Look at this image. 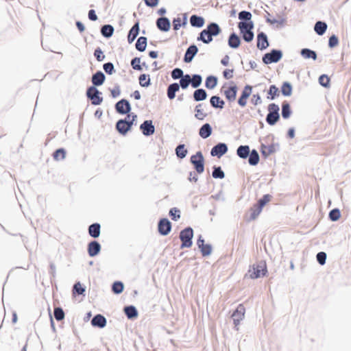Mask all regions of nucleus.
Here are the masks:
<instances>
[{
	"instance_id": "obj_1",
	"label": "nucleus",
	"mask_w": 351,
	"mask_h": 351,
	"mask_svg": "<svg viewBox=\"0 0 351 351\" xmlns=\"http://www.w3.org/2000/svg\"><path fill=\"white\" fill-rule=\"evenodd\" d=\"M221 32L219 26L215 23H212L207 26V28L202 30L197 38L198 40H202L203 43L208 44L213 40V36H217Z\"/></svg>"
},
{
	"instance_id": "obj_2",
	"label": "nucleus",
	"mask_w": 351,
	"mask_h": 351,
	"mask_svg": "<svg viewBox=\"0 0 351 351\" xmlns=\"http://www.w3.org/2000/svg\"><path fill=\"white\" fill-rule=\"evenodd\" d=\"M137 116L133 114H128L125 119H120L116 124V128L119 133L125 134L129 131L136 121Z\"/></svg>"
},
{
	"instance_id": "obj_3",
	"label": "nucleus",
	"mask_w": 351,
	"mask_h": 351,
	"mask_svg": "<svg viewBox=\"0 0 351 351\" xmlns=\"http://www.w3.org/2000/svg\"><path fill=\"white\" fill-rule=\"evenodd\" d=\"M267 272V265L265 261L253 265L248 271L249 276L252 279L263 277L266 275Z\"/></svg>"
},
{
	"instance_id": "obj_4",
	"label": "nucleus",
	"mask_w": 351,
	"mask_h": 351,
	"mask_svg": "<svg viewBox=\"0 0 351 351\" xmlns=\"http://www.w3.org/2000/svg\"><path fill=\"white\" fill-rule=\"evenodd\" d=\"M238 27L242 34L243 38L246 42H250L253 40L254 34L252 32V29H253L254 25L252 21H241L239 23Z\"/></svg>"
},
{
	"instance_id": "obj_5",
	"label": "nucleus",
	"mask_w": 351,
	"mask_h": 351,
	"mask_svg": "<svg viewBox=\"0 0 351 351\" xmlns=\"http://www.w3.org/2000/svg\"><path fill=\"white\" fill-rule=\"evenodd\" d=\"M238 88L236 84L232 82L230 85L225 84L221 88L226 99L229 102H233L236 99Z\"/></svg>"
},
{
	"instance_id": "obj_6",
	"label": "nucleus",
	"mask_w": 351,
	"mask_h": 351,
	"mask_svg": "<svg viewBox=\"0 0 351 351\" xmlns=\"http://www.w3.org/2000/svg\"><path fill=\"white\" fill-rule=\"evenodd\" d=\"M193 231L191 228H186L180 233V239L182 241L181 248L190 247L192 245Z\"/></svg>"
},
{
	"instance_id": "obj_7",
	"label": "nucleus",
	"mask_w": 351,
	"mask_h": 351,
	"mask_svg": "<svg viewBox=\"0 0 351 351\" xmlns=\"http://www.w3.org/2000/svg\"><path fill=\"white\" fill-rule=\"evenodd\" d=\"M269 113L266 121L269 125H274L279 119V107L276 104H270L268 106Z\"/></svg>"
},
{
	"instance_id": "obj_8",
	"label": "nucleus",
	"mask_w": 351,
	"mask_h": 351,
	"mask_svg": "<svg viewBox=\"0 0 351 351\" xmlns=\"http://www.w3.org/2000/svg\"><path fill=\"white\" fill-rule=\"evenodd\" d=\"M245 314V308L242 304H240L232 315L233 322L237 330H239V325L240 322L244 319Z\"/></svg>"
},
{
	"instance_id": "obj_9",
	"label": "nucleus",
	"mask_w": 351,
	"mask_h": 351,
	"mask_svg": "<svg viewBox=\"0 0 351 351\" xmlns=\"http://www.w3.org/2000/svg\"><path fill=\"white\" fill-rule=\"evenodd\" d=\"M191 161L198 173H202L204 170V157L200 152L191 157Z\"/></svg>"
},
{
	"instance_id": "obj_10",
	"label": "nucleus",
	"mask_w": 351,
	"mask_h": 351,
	"mask_svg": "<svg viewBox=\"0 0 351 351\" xmlns=\"http://www.w3.org/2000/svg\"><path fill=\"white\" fill-rule=\"evenodd\" d=\"M282 56V53L279 50L273 49L270 53L265 54L263 58V62L265 64H271L278 62Z\"/></svg>"
},
{
	"instance_id": "obj_11",
	"label": "nucleus",
	"mask_w": 351,
	"mask_h": 351,
	"mask_svg": "<svg viewBox=\"0 0 351 351\" xmlns=\"http://www.w3.org/2000/svg\"><path fill=\"white\" fill-rule=\"evenodd\" d=\"M99 90L94 86H91L87 90V97L91 100L93 105H99L103 101L102 97L99 96Z\"/></svg>"
},
{
	"instance_id": "obj_12",
	"label": "nucleus",
	"mask_w": 351,
	"mask_h": 351,
	"mask_svg": "<svg viewBox=\"0 0 351 351\" xmlns=\"http://www.w3.org/2000/svg\"><path fill=\"white\" fill-rule=\"evenodd\" d=\"M252 87L250 85H246L241 93V96L238 99V104L241 107H245L247 104V100L252 94Z\"/></svg>"
},
{
	"instance_id": "obj_13",
	"label": "nucleus",
	"mask_w": 351,
	"mask_h": 351,
	"mask_svg": "<svg viewBox=\"0 0 351 351\" xmlns=\"http://www.w3.org/2000/svg\"><path fill=\"white\" fill-rule=\"evenodd\" d=\"M115 108L117 112L119 114H125L130 111L131 106L128 101L126 99H121L116 104Z\"/></svg>"
},
{
	"instance_id": "obj_14",
	"label": "nucleus",
	"mask_w": 351,
	"mask_h": 351,
	"mask_svg": "<svg viewBox=\"0 0 351 351\" xmlns=\"http://www.w3.org/2000/svg\"><path fill=\"white\" fill-rule=\"evenodd\" d=\"M158 232L162 235H167L171 230V225L167 219H162L158 223Z\"/></svg>"
},
{
	"instance_id": "obj_15",
	"label": "nucleus",
	"mask_w": 351,
	"mask_h": 351,
	"mask_svg": "<svg viewBox=\"0 0 351 351\" xmlns=\"http://www.w3.org/2000/svg\"><path fill=\"white\" fill-rule=\"evenodd\" d=\"M142 132L145 136H149L154 133V126L152 121H145L140 126Z\"/></svg>"
},
{
	"instance_id": "obj_16",
	"label": "nucleus",
	"mask_w": 351,
	"mask_h": 351,
	"mask_svg": "<svg viewBox=\"0 0 351 351\" xmlns=\"http://www.w3.org/2000/svg\"><path fill=\"white\" fill-rule=\"evenodd\" d=\"M228 151V147L224 143H219L211 149V155L215 156H217L218 157L221 156Z\"/></svg>"
},
{
	"instance_id": "obj_17",
	"label": "nucleus",
	"mask_w": 351,
	"mask_h": 351,
	"mask_svg": "<svg viewBox=\"0 0 351 351\" xmlns=\"http://www.w3.org/2000/svg\"><path fill=\"white\" fill-rule=\"evenodd\" d=\"M197 243L204 256H208L211 253V246L204 244V240L201 237L197 239Z\"/></svg>"
},
{
	"instance_id": "obj_18",
	"label": "nucleus",
	"mask_w": 351,
	"mask_h": 351,
	"mask_svg": "<svg viewBox=\"0 0 351 351\" xmlns=\"http://www.w3.org/2000/svg\"><path fill=\"white\" fill-rule=\"evenodd\" d=\"M101 250L100 244L96 241H91L88 245V252L90 256H96Z\"/></svg>"
},
{
	"instance_id": "obj_19",
	"label": "nucleus",
	"mask_w": 351,
	"mask_h": 351,
	"mask_svg": "<svg viewBox=\"0 0 351 351\" xmlns=\"http://www.w3.org/2000/svg\"><path fill=\"white\" fill-rule=\"evenodd\" d=\"M269 45L267 37L263 32L259 33L257 36V47L260 49H265Z\"/></svg>"
},
{
	"instance_id": "obj_20",
	"label": "nucleus",
	"mask_w": 351,
	"mask_h": 351,
	"mask_svg": "<svg viewBox=\"0 0 351 351\" xmlns=\"http://www.w3.org/2000/svg\"><path fill=\"white\" fill-rule=\"evenodd\" d=\"M198 49L195 45H191L186 50L184 55V62H190L193 60L194 56L197 53Z\"/></svg>"
},
{
	"instance_id": "obj_21",
	"label": "nucleus",
	"mask_w": 351,
	"mask_h": 351,
	"mask_svg": "<svg viewBox=\"0 0 351 351\" xmlns=\"http://www.w3.org/2000/svg\"><path fill=\"white\" fill-rule=\"evenodd\" d=\"M156 25L158 29L164 32H167L170 29V22L165 17L159 18L156 21Z\"/></svg>"
},
{
	"instance_id": "obj_22",
	"label": "nucleus",
	"mask_w": 351,
	"mask_h": 351,
	"mask_svg": "<svg viewBox=\"0 0 351 351\" xmlns=\"http://www.w3.org/2000/svg\"><path fill=\"white\" fill-rule=\"evenodd\" d=\"M91 324L94 326H98L99 328H103L106 324V319L103 315H97L91 320Z\"/></svg>"
},
{
	"instance_id": "obj_23",
	"label": "nucleus",
	"mask_w": 351,
	"mask_h": 351,
	"mask_svg": "<svg viewBox=\"0 0 351 351\" xmlns=\"http://www.w3.org/2000/svg\"><path fill=\"white\" fill-rule=\"evenodd\" d=\"M195 117L198 120H204L207 117V113L204 111L202 104L195 106Z\"/></svg>"
},
{
	"instance_id": "obj_24",
	"label": "nucleus",
	"mask_w": 351,
	"mask_h": 351,
	"mask_svg": "<svg viewBox=\"0 0 351 351\" xmlns=\"http://www.w3.org/2000/svg\"><path fill=\"white\" fill-rule=\"evenodd\" d=\"M139 32V24L137 22L130 30L128 40L130 43H132L138 34Z\"/></svg>"
},
{
	"instance_id": "obj_25",
	"label": "nucleus",
	"mask_w": 351,
	"mask_h": 351,
	"mask_svg": "<svg viewBox=\"0 0 351 351\" xmlns=\"http://www.w3.org/2000/svg\"><path fill=\"white\" fill-rule=\"evenodd\" d=\"M212 133V128L210 124L205 123L199 129V134L203 138H206L210 136Z\"/></svg>"
},
{
	"instance_id": "obj_26",
	"label": "nucleus",
	"mask_w": 351,
	"mask_h": 351,
	"mask_svg": "<svg viewBox=\"0 0 351 351\" xmlns=\"http://www.w3.org/2000/svg\"><path fill=\"white\" fill-rule=\"evenodd\" d=\"M105 80V75L101 71H97L92 77V82L95 86L101 85Z\"/></svg>"
},
{
	"instance_id": "obj_27",
	"label": "nucleus",
	"mask_w": 351,
	"mask_h": 351,
	"mask_svg": "<svg viewBox=\"0 0 351 351\" xmlns=\"http://www.w3.org/2000/svg\"><path fill=\"white\" fill-rule=\"evenodd\" d=\"M88 233L93 238H97L100 234V225L99 223H93L88 228Z\"/></svg>"
},
{
	"instance_id": "obj_28",
	"label": "nucleus",
	"mask_w": 351,
	"mask_h": 351,
	"mask_svg": "<svg viewBox=\"0 0 351 351\" xmlns=\"http://www.w3.org/2000/svg\"><path fill=\"white\" fill-rule=\"evenodd\" d=\"M190 23L192 26L201 27L204 24V19L197 15H192L190 19Z\"/></svg>"
},
{
	"instance_id": "obj_29",
	"label": "nucleus",
	"mask_w": 351,
	"mask_h": 351,
	"mask_svg": "<svg viewBox=\"0 0 351 351\" xmlns=\"http://www.w3.org/2000/svg\"><path fill=\"white\" fill-rule=\"evenodd\" d=\"M180 89V86L177 83L170 84L167 88V96L170 99H173L176 97V93Z\"/></svg>"
},
{
	"instance_id": "obj_30",
	"label": "nucleus",
	"mask_w": 351,
	"mask_h": 351,
	"mask_svg": "<svg viewBox=\"0 0 351 351\" xmlns=\"http://www.w3.org/2000/svg\"><path fill=\"white\" fill-rule=\"evenodd\" d=\"M210 104L215 108H223L225 104L224 101L218 96H213L210 100Z\"/></svg>"
},
{
	"instance_id": "obj_31",
	"label": "nucleus",
	"mask_w": 351,
	"mask_h": 351,
	"mask_svg": "<svg viewBox=\"0 0 351 351\" xmlns=\"http://www.w3.org/2000/svg\"><path fill=\"white\" fill-rule=\"evenodd\" d=\"M241 40L239 37L235 34H232L228 39V45L232 48H237L239 47Z\"/></svg>"
},
{
	"instance_id": "obj_32",
	"label": "nucleus",
	"mask_w": 351,
	"mask_h": 351,
	"mask_svg": "<svg viewBox=\"0 0 351 351\" xmlns=\"http://www.w3.org/2000/svg\"><path fill=\"white\" fill-rule=\"evenodd\" d=\"M237 155L241 158H246L250 154V147L247 145H241L237 151Z\"/></svg>"
},
{
	"instance_id": "obj_33",
	"label": "nucleus",
	"mask_w": 351,
	"mask_h": 351,
	"mask_svg": "<svg viewBox=\"0 0 351 351\" xmlns=\"http://www.w3.org/2000/svg\"><path fill=\"white\" fill-rule=\"evenodd\" d=\"M327 29V25L324 22L318 21L315 23L314 29L318 35H323Z\"/></svg>"
},
{
	"instance_id": "obj_34",
	"label": "nucleus",
	"mask_w": 351,
	"mask_h": 351,
	"mask_svg": "<svg viewBox=\"0 0 351 351\" xmlns=\"http://www.w3.org/2000/svg\"><path fill=\"white\" fill-rule=\"evenodd\" d=\"M207 97V93L205 90L199 88L195 90L193 93V98L196 101L204 100Z\"/></svg>"
},
{
	"instance_id": "obj_35",
	"label": "nucleus",
	"mask_w": 351,
	"mask_h": 351,
	"mask_svg": "<svg viewBox=\"0 0 351 351\" xmlns=\"http://www.w3.org/2000/svg\"><path fill=\"white\" fill-rule=\"evenodd\" d=\"M147 47V38L144 36H141L138 38L136 43V48L139 51H144Z\"/></svg>"
},
{
	"instance_id": "obj_36",
	"label": "nucleus",
	"mask_w": 351,
	"mask_h": 351,
	"mask_svg": "<svg viewBox=\"0 0 351 351\" xmlns=\"http://www.w3.org/2000/svg\"><path fill=\"white\" fill-rule=\"evenodd\" d=\"M114 32V28L110 25H105L101 27V32L105 37H110Z\"/></svg>"
},
{
	"instance_id": "obj_37",
	"label": "nucleus",
	"mask_w": 351,
	"mask_h": 351,
	"mask_svg": "<svg viewBox=\"0 0 351 351\" xmlns=\"http://www.w3.org/2000/svg\"><path fill=\"white\" fill-rule=\"evenodd\" d=\"M271 195L269 194H266L263 195V197L260 199L258 202V203L256 204L258 208H260L261 210L263 208L271 201Z\"/></svg>"
},
{
	"instance_id": "obj_38",
	"label": "nucleus",
	"mask_w": 351,
	"mask_h": 351,
	"mask_svg": "<svg viewBox=\"0 0 351 351\" xmlns=\"http://www.w3.org/2000/svg\"><path fill=\"white\" fill-rule=\"evenodd\" d=\"M66 157V151L63 148L57 149L53 154V158L55 160H60L64 159Z\"/></svg>"
},
{
	"instance_id": "obj_39",
	"label": "nucleus",
	"mask_w": 351,
	"mask_h": 351,
	"mask_svg": "<svg viewBox=\"0 0 351 351\" xmlns=\"http://www.w3.org/2000/svg\"><path fill=\"white\" fill-rule=\"evenodd\" d=\"M248 161L251 165H256L258 163L259 156L258 152L255 149H253L251 152Z\"/></svg>"
},
{
	"instance_id": "obj_40",
	"label": "nucleus",
	"mask_w": 351,
	"mask_h": 351,
	"mask_svg": "<svg viewBox=\"0 0 351 351\" xmlns=\"http://www.w3.org/2000/svg\"><path fill=\"white\" fill-rule=\"evenodd\" d=\"M124 311L128 318L136 317L138 315L137 311L133 306H126Z\"/></svg>"
},
{
	"instance_id": "obj_41",
	"label": "nucleus",
	"mask_w": 351,
	"mask_h": 351,
	"mask_svg": "<svg viewBox=\"0 0 351 351\" xmlns=\"http://www.w3.org/2000/svg\"><path fill=\"white\" fill-rule=\"evenodd\" d=\"M302 56L305 58H312L314 60L317 58V54L314 51L308 49H303L301 51Z\"/></svg>"
},
{
	"instance_id": "obj_42",
	"label": "nucleus",
	"mask_w": 351,
	"mask_h": 351,
	"mask_svg": "<svg viewBox=\"0 0 351 351\" xmlns=\"http://www.w3.org/2000/svg\"><path fill=\"white\" fill-rule=\"evenodd\" d=\"M217 83V78L214 76H208L205 82V86L208 89L214 88Z\"/></svg>"
},
{
	"instance_id": "obj_43",
	"label": "nucleus",
	"mask_w": 351,
	"mask_h": 351,
	"mask_svg": "<svg viewBox=\"0 0 351 351\" xmlns=\"http://www.w3.org/2000/svg\"><path fill=\"white\" fill-rule=\"evenodd\" d=\"M281 92L285 96H290L292 93V86L289 82H284L281 86Z\"/></svg>"
},
{
	"instance_id": "obj_44",
	"label": "nucleus",
	"mask_w": 351,
	"mask_h": 351,
	"mask_svg": "<svg viewBox=\"0 0 351 351\" xmlns=\"http://www.w3.org/2000/svg\"><path fill=\"white\" fill-rule=\"evenodd\" d=\"M291 114L290 106L287 102H283L282 105V116L284 119H288Z\"/></svg>"
},
{
	"instance_id": "obj_45",
	"label": "nucleus",
	"mask_w": 351,
	"mask_h": 351,
	"mask_svg": "<svg viewBox=\"0 0 351 351\" xmlns=\"http://www.w3.org/2000/svg\"><path fill=\"white\" fill-rule=\"evenodd\" d=\"M261 211H262V210L260 208H258L256 204H254L250 208V219L254 220L260 215Z\"/></svg>"
},
{
	"instance_id": "obj_46",
	"label": "nucleus",
	"mask_w": 351,
	"mask_h": 351,
	"mask_svg": "<svg viewBox=\"0 0 351 351\" xmlns=\"http://www.w3.org/2000/svg\"><path fill=\"white\" fill-rule=\"evenodd\" d=\"M139 84L141 86L147 87L150 84V78L149 75L142 74L139 77Z\"/></svg>"
},
{
	"instance_id": "obj_47",
	"label": "nucleus",
	"mask_w": 351,
	"mask_h": 351,
	"mask_svg": "<svg viewBox=\"0 0 351 351\" xmlns=\"http://www.w3.org/2000/svg\"><path fill=\"white\" fill-rule=\"evenodd\" d=\"M176 152L178 157L183 158L186 156L187 154V150L184 148V145H180L176 147Z\"/></svg>"
},
{
	"instance_id": "obj_48",
	"label": "nucleus",
	"mask_w": 351,
	"mask_h": 351,
	"mask_svg": "<svg viewBox=\"0 0 351 351\" xmlns=\"http://www.w3.org/2000/svg\"><path fill=\"white\" fill-rule=\"evenodd\" d=\"M268 94L270 95L267 98L274 99L276 96L279 95V90L275 85H271L269 87Z\"/></svg>"
},
{
	"instance_id": "obj_49",
	"label": "nucleus",
	"mask_w": 351,
	"mask_h": 351,
	"mask_svg": "<svg viewBox=\"0 0 351 351\" xmlns=\"http://www.w3.org/2000/svg\"><path fill=\"white\" fill-rule=\"evenodd\" d=\"M112 289L116 294L121 293L123 290V284L121 282H115L112 285Z\"/></svg>"
},
{
	"instance_id": "obj_50",
	"label": "nucleus",
	"mask_w": 351,
	"mask_h": 351,
	"mask_svg": "<svg viewBox=\"0 0 351 351\" xmlns=\"http://www.w3.org/2000/svg\"><path fill=\"white\" fill-rule=\"evenodd\" d=\"M191 83L193 88L198 87L202 83V77L199 75H194L192 78H191Z\"/></svg>"
},
{
	"instance_id": "obj_51",
	"label": "nucleus",
	"mask_w": 351,
	"mask_h": 351,
	"mask_svg": "<svg viewBox=\"0 0 351 351\" xmlns=\"http://www.w3.org/2000/svg\"><path fill=\"white\" fill-rule=\"evenodd\" d=\"M191 83V77L189 75L183 76L180 80V86L182 88H186Z\"/></svg>"
},
{
	"instance_id": "obj_52",
	"label": "nucleus",
	"mask_w": 351,
	"mask_h": 351,
	"mask_svg": "<svg viewBox=\"0 0 351 351\" xmlns=\"http://www.w3.org/2000/svg\"><path fill=\"white\" fill-rule=\"evenodd\" d=\"M54 317L56 320L61 321L64 317V313L61 308L57 307L54 309Z\"/></svg>"
},
{
	"instance_id": "obj_53",
	"label": "nucleus",
	"mask_w": 351,
	"mask_h": 351,
	"mask_svg": "<svg viewBox=\"0 0 351 351\" xmlns=\"http://www.w3.org/2000/svg\"><path fill=\"white\" fill-rule=\"evenodd\" d=\"M341 217V213L339 209L335 208L329 213V217L332 221H337Z\"/></svg>"
},
{
	"instance_id": "obj_54",
	"label": "nucleus",
	"mask_w": 351,
	"mask_h": 351,
	"mask_svg": "<svg viewBox=\"0 0 351 351\" xmlns=\"http://www.w3.org/2000/svg\"><path fill=\"white\" fill-rule=\"evenodd\" d=\"M330 80L326 75H322L319 77V83L324 87L329 86Z\"/></svg>"
},
{
	"instance_id": "obj_55",
	"label": "nucleus",
	"mask_w": 351,
	"mask_h": 351,
	"mask_svg": "<svg viewBox=\"0 0 351 351\" xmlns=\"http://www.w3.org/2000/svg\"><path fill=\"white\" fill-rule=\"evenodd\" d=\"M169 215L171 219L174 221H177L180 218V211L177 208H173L169 211Z\"/></svg>"
},
{
	"instance_id": "obj_56",
	"label": "nucleus",
	"mask_w": 351,
	"mask_h": 351,
	"mask_svg": "<svg viewBox=\"0 0 351 351\" xmlns=\"http://www.w3.org/2000/svg\"><path fill=\"white\" fill-rule=\"evenodd\" d=\"M239 19L240 20H245V21H251L252 19V14L250 12L247 11H241L239 14Z\"/></svg>"
},
{
	"instance_id": "obj_57",
	"label": "nucleus",
	"mask_w": 351,
	"mask_h": 351,
	"mask_svg": "<svg viewBox=\"0 0 351 351\" xmlns=\"http://www.w3.org/2000/svg\"><path fill=\"white\" fill-rule=\"evenodd\" d=\"M225 176L223 171L220 167H215L213 171V177L215 178L222 179Z\"/></svg>"
},
{
	"instance_id": "obj_58",
	"label": "nucleus",
	"mask_w": 351,
	"mask_h": 351,
	"mask_svg": "<svg viewBox=\"0 0 351 351\" xmlns=\"http://www.w3.org/2000/svg\"><path fill=\"white\" fill-rule=\"evenodd\" d=\"M85 289L82 287V285L80 282H77L74 285L73 293H77L78 295H82L84 293Z\"/></svg>"
},
{
	"instance_id": "obj_59",
	"label": "nucleus",
	"mask_w": 351,
	"mask_h": 351,
	"mask_svg": "<svg viewBox=\"0 0 351 351\" xmlns=\"http://www.w3.org/2000/svg\"><path fill=\"white\" fill-rule=\"evenodd\" d=\"M140 63L141 59L139 58H134L131 62V65L134 69L140 71L142 69Z\"/></svg>"
},
{
	"instance_id": "obj_60",
	"label": "nucleus",
	"mask_w": 351,
	"mask_h": 351,
	"mask_svg": "<svg viewBox=\"0 0 351 351\" xmlns=\"http://www.w3.org/2000/svg\"><path fill=\"white\" fill-rule=\"evenodd\" d=\"M173 79L182 78L183 77V71L180 69H175L171 73Z\"/></svg>"
},
{
	"instance_id": "obj_61",
	"label": "nucleus",
	"mask_w": 351,
	"mask_h": 351,
	"mask_svg": "<svg viewBox=\"0 0 351 351\" xmlns=\"http://www.w3.org/2000/svg\"><path fill=\"white\" fill-rule=\"evenodd\" d=\"M94 56L99 62L104 60L105 58V56L104 55L103 51L99 48L95 50Z\"/></svg>"
},
{
	"instance_id": "obj_62",
	"label": "nucleus",
	"mask_w": 351,
	"mask_h": 351,
	"mask_svg": "<svg viewBox=\"0 0 351 351\" xmlns=\"http://www.w3.org/2000/svg\"><path fill=\"white\" fill-rule=\"evenodd\" d=\"M326 254L325 252H321L317 254V260L319 264L324 265L326 262Z\"/></svg>"
},
{
	"instance_id": "obj_63",
	"label": "nucleus",
	"mask_w": 351,
	"mask_h": 351,
	"mask_svg": "<svg viewBox=\"0 0 351 351\" xmlns=\"http://www.w3.org/2000/svg\"><path fill=\"white\" fill-rule=\"evenodd\" d=\"M339 43L338 38L336 36L332 35L330 37L328 40V45L330 47H336Z\"/></svg>"
},
{
	"instance_id": "obj_64",
	"label": "nucleus",
	"mask_w": 351,
	"mask_h": 351,
	"mask_svg": "<svg viewBox=\"0 0 351 351\" xmlns=\"http://www.w3.org/2000/svg\"><path fill=\"white\" fill-rule=\"evenodd\" d=\"M104 69L106 73L108 74H112L114 71V66L112 63L108 62L104 64Z\"/></svg>"
}]
</instances>
